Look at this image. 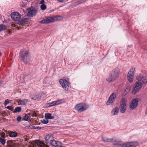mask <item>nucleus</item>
Wrapping results in <instances>:
<instances>
[{
	"mask_svg": "<svg viewBox=\"0 0 147 147\" xmlns=\"http://www.w3.org/2000/svg\"><path fill=\"white\" fill-rule=\"evenodd\" d=\"M119 75V69L117 67L115 68L110 73L109 76L106 79V80L109 82H113L117 80Z\"/></svg>",
	"mask_w": 147,
	"mask_h": 147,
	"instance_id": "f257e3e1",
	"label": "nucleus"
},
{
	"mask_svg": "<svg viewBox=\"0 0 147 147\" xmlns=\"http://www.w3.org/2000/svg\"><path fill=\"white\" fill-rule=\"evenodd\" d=\"M88 107V105L84 103H81L77 105L75 107V109L79 113L84 111Z\"/></svg>",
	"mask_w": 147,
	"mask_h": 147,
	"instance_id": "f03ea898",
	"label": "nucleus"
},
{
	"mask_svg": "<svg viewBox=\"0 0 147 147\" xmlns=\"http://www.w3.org/2000/svg\"><path fill=\"white\" fill-rule=\"evenodd\" d=\"M126 100L124 98H122L120 103L119 110L121 113H124L126 109Z\"/></svg>",
	"mask_w": 147,
	"mask_h": 147,
	"instance_id": "7ed1b4c3",
	"label": "nucleus"
},
{
	"mask_svg": "<svg viewBox=\"0 0 147 147\" xmlns=\"http://www.w3.org/2000/svg\"><path fill=\"white\" fill-rule=\"evenodd\" d=\"M137 80L142 84H145L147 83V77L144 75L140 74L136 77Z\"/></svg>",
	"mask_w": 147,
	"mask_h": 147,
	"instance_id": "20e7f679",
	"label": "nucleus"
},
{
	"mask_svg": "<svg viewBox=\"0 0 147 147\" xmlns=\"http://www.w3.org/2000/svg\"><path fill=\"white\" fill-rule=\"evenodd\" d=\"M59 83L65 90L68 91L70 87V84L65 79H61L59 81Z\"/></svg>",
	"mask_w": 147,
	"mask_h": 147,
	"instance_id": "39448f33",
	"label": "nucleus"
},
{
	"mask_svg": "<svg viewBox=\"0 0 147 147\" xmlns=\"http://www.w3.org/2000/svg\"><path fill=\"white\" fill-rule=\"evenodd\" d=\"M142 83L138 81L136 82L134 85L133 90L132 91V93L135 94L136 93L138 92L142 88Z\"/></svg>",
	"mask_w": 147,
	"mask_h": 147,
	"instance_id": "423d86ee",
	"label": "nucleus"
},
{
	"mask_svg": "<svg viewBox=\"0 0 147 147\" xmlns=\"http://www.w3.org/2000/svg\"><path fill=\"white\" fill-rule=\"evenodd\" d=\"M140 100L139 98H136L133 99L129 105V107L131 110L135 109L137 107L138 102Z\"/></svg>",
	"mask_w": 147,
	"mask_h": 147,
	"instance_id": "0eeeda50",
	"label": "nucleus"
},
{
	"mask_svg": "<svg viewBox=\"0 0 147 147\" xmlns=\"http://www.w3.org/2000/svg\"><path fill=\"white\" fill-rule=\"evenodd\" d=\"M116 98V95L115 93H113L110 96L109 98L106 103L107 105H112L113 104V102L115 100Z\"/></svg>",
	"mask_w": 147,
	"mask_h": 147,
	"instance_id": "6e6552de",
	"label": "nucleus"
},
{
	"mask_svg": "<svg viewBox=\"0 0 147 147\" xmlns=\"http://www.w3.org/2000/svg\"><path fill=\"white\" fill-rule=\"evenodd\" d=\"M135 72V69L132 68L129 71L127 75V78L130 82L133 81L134 73Z\"/></svg>",
	"mask_w": 147,
	"mask_h": 147,
	"instance_id": "1a4fd4ad",
	"label": "nucleus"
},
{
	"mask_svg": "<svg viewBox=\"0 0 147 147\" xmlns=\"http://www.w3.org/2000/svg\"><path fill=\"white\" fill-rule=\"evenodd\" d=\"M138 145V143L137 142H127L124 143L122 145V147H135Z\"/></svg>",
	"mask_w": 147,
	"mask_h": 147,
	"instance_id": "9d476101",
	"label": "nucleus"
},
{
	"mask_svg": "<svg viewBox=\"0 0 147 147\" xmlns=\"http://www.w3.org/2000/svg\"><path fill=\"white\" fill-rule=\"evenodd\" d=\"M28 10L27 15L28 17H33L36 15L37 13V10L34 8H30L28 9Z\"/></svg>",
	"mask_w": 147,
	"mask_h": 147,
	"instance_id": "9b49d317",
	"label": "nucleus"
},
{
	"mask_svg": "<svg viewBox=\"0 0 147 147\" xmlns=\"http://www.w3.org/2000/svg\"><path fill=\"white\" fill-rule=\"evenodd\" d=\"M11 15L12 19L15 21H18L21 18L20 15L17 12L12 13Z\"/></svg>",
	"mask_w": 147,
	"mask_h": 147,
	"instance_id": "f8f14e48",
	"label": "nucleus"
},
{
	"mask_svg": "<svg viewBox=\"0 0 147 147\" xmlns=\"http://www.w3.org/2000/svg\"><path fill=\"white\" fill-rule=\"evenodd\" d=\"M28 51L21 50L20 53V55L22 60L24 61L26 57L28 56Z\"/></svg>",
	"mask_w": 147,
	"mask_h": 147,
	"instance_id": "ddd939ff",
	"label": "nucleus"
},
{
	"mask_svg": "<svg viewBox=\"0 0 147 147\" xmlns=\"http://www.w3.org/2000/svg\"><path fill=\"white\" fill-rule=\"evenodd\" d=\"M102 139L103 141L105 142H117V141L116 139H114L113 138H109L106 137H102Z\"/></svg>",
	"mask_w": 147,
	"mask_h": 147,
	"instance_id": "4468645a",
	"label": "nucleus"
},
{
	"mask_svg": "<svg viewBox=\"0 0 147 147\" xmlns=\"http://www.w3.org/2000/svg\"><path fill=\"white\" fill-rule=\"evenodd\" d=\"M55 20V18L53 17L45 18L41 21L42 23H49L53 22Z\"/></svg>",
	"mask_w": 147,
	"mask_h": 147,
	"instance_id": "2eb2a0df",
	"label": "nucleus"
},
{
	"mask_svg": "<svg viewBox=\"0 0 147 147\" xmlns=\"http://www.w3.org/2000/svg\"><path fill=\"white\" fill-rule=\"evenodd\" d=\"M50 144L55 147H59L62 144L61 142L55 140H52L51 141Z\"/></svg>",
	"mask_w": 147,
	"mask_h": 147,
	"instance_id": "dca6fc26",
	"label": "nucleus"
},
{
	"mask_svg": "<svg viewBox=\"0 0 147 147\" xmlns=\"http://www.w3.org/2000/svg\"><path fill=\"white\" fill-rule=\"evenodd\" d=\"M5 132L7 133L10 137H15L17 136V133L15 131H5Z\"/></svg>",
	"mask_w": 147,
	"mask_h": 147,
	"instance_id": "f3484780",
	"label": "nucleus"
},
{
	"mask_svg": "<svg viewBox=\"0 0 147 147\" xmlns=\"http://www.w3.org/2000/svg\"><path fill=\"white\" fill-rule=\"evenodd\" d=\"M53 136L52 135H48L45 137L46 143L47 144H50L51 141H52Z\"/></svg>",
	"mask_w": 147,
	"mask_h": 147,
	"instance_id": "a211bd4d",
	"label": "nucleus"
},
{
	"mask_svg": "<svg viewBox=\"0 0 147 147\" xmlns=\"http://www.w3.org/2000/svg\"><path fill=\"white\" fill-rule=\"evenodd\" d=\"M45 117L47 119H53L54 118V117L52 116V114L50 113H46L45 115Z\"/></svg>",
	"mask_w": 147,
	"mask_h": 147,
	"instance_id": "6ab92c4d",
	"label": "nucleus"
},
{
	"mask_svg": "<svg viewBox=\"0 0 147 147\" xmlns=\"http://www.w3.org/2000/svg\"><path fill=\"white\" fill-rule=\"evenodd\" d=\"M58 104L57 101H54L51 102L49 103L46 104V106L48 107H51L54 106L55 105Z\"/></svg>",
	"mask_w": 147,
	"mask_h": 147,
	"instance_id": "aec40b11",
	"label": "nucleus"
},
{
	"mask_svg": "<svg viewBox=\"0 0 147 147\" xmlns=\"http://www.w3.org/2000/svg\"><path fill=\"white\" fill-rule=\"evenodd\" d=\"M27 20V18H24L19 21L18 24L19 25H23L26 22Z\"/></svg>",
	"mask_w": 147,
	"mask_h": 147,
	"instance_id": "412c9836",
	"label": "nucleus"
},
{
	"mask_svg": "<svg viewBox=\"0 0 147 147\" xmlns=\"http://www.w3.org/2000/svg\"><path fill=\"white\" fill-rule=\"evenodd\" d=\"M119 109L118 107H116L112 111V113L113 114V115L117 114L118 113Z\"/></svg>",
	"mask_w": 147,
	"mask_h": 147,
	"instance_id": "4be33fe9",
	"label": "nucleus"
},
{
	"mask_svg": "<svg viewBox=\"0 0 147 147\" xmlns=\"http://www.w3.org/2000/svg\"><path fill=\"white\" fill-rule=\"evenodd\" d=\"M130 87L129 86H128L125 89V91L124 92V94L125 95H126L127 93H129L130 90Z\"/></svg>",
	"mask_w": 147,
	"mask_h": 147,
	"instance_id": "5701e85b",
	"label": "nucleus"
},
{
	"mask_svg": "<svg viewBox=\"0 0 147 147\" xmlns=\"http://www.w3.org/2000/svg\"><path fill=\"white\" fill-rule=\"evenodd\" d=\"M27 3V1L25 0L23 1L20 4V6L22 7H24L26 5Z\"/></svg>",
	"mask_w": 147,
	"mask_h": 147,
	"instance_id": "b1692460",
	"label": "nucleus"
},
{
	"mask_svg": "<svg viewBox=\"0 0 147 147\" xmlns=\"http://www.w3.org/2000/svg\"><path fill=\"white\" fill-rule=\"evenodd\" d=\"M21 110V108L20 107H17L15 108L14 111H13V113H16L17 112H20Z\"/></svg>",
	"mask_w": 147,
	"mask_h": 147,
	"instance_id": "393cba45",
	"label": "nucleus"
},
{
	"mask_svg": "<svg viewBox=\"0 0 147 147\" xmlns=\"http://www.w3.org/2000/svg\"><path fill=\"white\" fill-rule=\"evenodd\" d=\"M30 119V114L28 113L26 114L24 117V120L27 121Z\"/></svg>",
	"mask_w": 147,
	"mask_h": 147,
	"instance_id": "a878e982",
	"label": "nucleus"
},
{
	"mask_svg": "<svg viewBox=\"0 0 147 147\" xmlns=\"http://www.w3.org/2000/svg\"><path fill=\"white\" fill-rule=\"evenodd\" d=\"M37 144L39 146L38 147H41L44 145V143L39 141H37L36 142Z\"/></svg>",
	"mask_w": 147,
	"mask_h": 147,
	"instance_id": "bb28decb",
	"label": "nucleus"
},
{
	"mask_svg": "<svg viewBox=\"0 0 147 147\" xmlns=\"http://www.w3.org/2000/svg\"><path fill=\"white\" fill-rule=\"evenodd\" d=\"M0 142L3 145H4L5 143V140L2 138H0Z\"/></svg>",
	"mask_w": 147,
	"mask_h": 147,
	"instance_id": "cd10ccee",
	"label": "nucleus"
},
{
	"mask_svg": "<svg viewBox=\"0 0 147 147\" xmlns=\"http://www.w3.org/2000/svg\"><path fill=\"white\" fill-rule=\"evenodd\" d=\"M18 103L19 105H25V103H24V100H20L18 102Z\"/></svg>",
	"mask_w": 147,
	"mask_h": 147,
	"instance_id": "c85d7f7f",
	"label": "nucleus"
},
{
	"mask_svg": "<svg viewBox=\"0 0 147 147\" xmlns=\"http://www.w3.org/2000/svg\"><path fill=\"white\" fill-rule=\"evenodd\" d=\"M6 28V26L4 25L3 24L0 25V31L5 29Z\"/></svg>",
	"mask_w": 147,
	"mask_h": 147,
	"instance_id": "c756f323",
	"label": "nucleus"
},
{
	"mask_svg": "<svg viewBox=\"0 0 147 147\" xmlns=\"http://www.w3.org/2000/svg\"><path fill=\"white\" fill-rule=\"evenodd\" d=\"M40 8L42 10H44L46 9L47 6L45 4H42L40 6Z\"/></svg>",
	"mask_w": 147,
	"mask_h": 147,
	"instance_id": "7c9ffc66",
	"label": "nucleus"
},
{
	"mask_svg": "<svg viewBox=\"0 0 147 147\" xmlns=\"http://www.w3.org/2000/svg\"><path fill=\"white\" fill-rule=\"evenodd\" d=\"M41 122L43 124H46L49 123V121L43 119L41 120Z\"/></svg>",
	"mask_w": 147,
	"mask_h": 147,
	"instance_id": "2f4dec72",
	"label": "nucleus"
},
{
	"mask_svg": "<svg viewBox=\"0 0 147 147\" xmlns=\"http://www.w3.org/2000/svg\"><path fill=\"white\" fill-rule=\"evenodd\" d=\"M14 141L12 140H8L7 141V144H8V145H10V146H11V145H12L9 144H13V143L14 142Z\"/></svg>",
	"mask_w": 147,
	"mask_h": 147,
	"instance_id": "473e14b6",
	"label": "nucleus"
},
{
	"mask_svg": "<svg viewBox=\"0 0 147 147\" xmlns=\"http://www.w3.org/2000/svg\"><path fill=\"white\" fill-rule=\"evenodd\" d=\"M86 1V0H80L76 2L77 4H81L82 3L85 2Z\"/></svg>",
	"mask_w": 147,
	"mask_h": 147,
	"instance_id": "72a5a7b5",
	"label": "nucleus"
},
{
	"mask_svg": "<svg viewBox=\"0 0 147 147\" xmlns=\"http://www.w3.org/2000/svg\"><path fill=\"white\" fill-rule=\"evenodd\" d=\"M6 108L7 109L11 111H13V107L12 106H8Z\"/></svg>",
	"mask_w": 147,
	"mask_h": 147,
	"instance_id": "f704fd0d",
	"label": "nucleus"
},
{
	"mask_svg": "<svg viewBox=\"0 0 147 147\" xmlns=\"http://www.w3.org/2000/svg\"><path fill=\"white\" fill-rule=\"evenodd\" d=\"M39 97V95H35L33 97H32L31 98L33 100H35L37 99Z\"/></svg>",
	"mask_w": 147,
	"mask_h": 147,
	"instance_id": "c9c22d12",
	"label": "nucleus"
},
{
	"mask_svg": "<svg viewBox=\"0 0 147 147\" xmlns=\"http://www.w3.org/2000/svg\"><path fill=\"white\" fill-rule=\"evenodd\" d=\"M9 101L10 100L9 99H7L4 102V105L5 106L6 105H7L8 103H9Z\"/></svg>",
	"mask_w": 147,
	"mask_h": 147,
	"instance_id": "e433bc0d",
	"label": "nucleus"
},
{
	"mask_svg": "<svg viewBox=\"0 0 147 147\" xmlns=\"http://www.w3.org/2000/svg\"><path fill=\"white\" fill-rule=\"evenodd\" d=\"M32 128L34 129H41V127H35V126H33Z\"/></svg>",
	"mask_w": 147,
	"mask_h": 147,
	"instance_id": "4c0bfd02",
	"label": "nucleus"
},
{
	"mask_svg": "<svg viewBox=\"0 0 147 147\" xmlns=\"http://www.w3.org/2000/svg\"><path fill=\"white\" fill-rule=\"evenodd\" d=\"M22 119V117L20 116H18L17 118V120L18 121L20 122L21 121V119Z\"/></svg>",
	"mask_w": 147,
	"mask_h": 147,
	"instance_id": "58836bf2",
	"label": "nucleus"
},
{
	"mask_svg": "<svg viewBox=\"0 0 147 147\" xmlns=\"http://www.w3.org/2000/svg\"><path fill=\"white\" fill-rule=\"evenodd\" d=\"M1 138H5V133H3L1 135Z\"/></svg>",
	"mask_w": 147,
	"mask_h": 147,
	"instance_id": "ea45409f",
	"label": "nucleus"
},
{
	"mask_svg": "<svg viewBox=\"0 0 147 147\" xmlns=\"http://www.w3.org/2000/svg\"><path fill=\"white\" fill-rule=\"evenodd\" d=\"M58 1L60 2H65L67 1H68V0H57Z\"/></svg>",
	"mask_w": 147,
	"mask_h": 147,
	"instance_id": "a19ab883",
	"label": "nucleus"
},
{
	"mask_svg": "<svg viewBox=\"0 0 147 147\" xmlns=\"http://www.w3.org/2000/svg\"><path fill=\"white\" fill-rule=\"evenodd\" d=\"M45 1L44 0H42L40 2V4H45Z\"/></svg>",
	"mask_w": 147,
	"mask_h": 147,
	"instance_id": "79ce46f5",
	"label": "nucleus"
},
{
	"mask_svg": "<svg viewBox=\"0 0 147 147\" xmlns=\"http://www.w3.org/2000/svg\"><path fill=\"white\" fill-rule=\"evenodd\" d=\"M24 103L26 104V102H28L29 101V100L28 99H24L23 100Z\"/></svg>",
	"mask_w": 147,
	"mask_h": 147,
	"instance_id": "37998d69",
	"label": "nucleus"
},
{
	"mask_svg": "<svg viewBox=\"0 0 147 147\" xmlns=\"http://www.w3.org/2000/svg\"><path fill=\"white\" fill-rule=\"evenodd\" d=\"M56 17L57 18L56 19L57 20H58V19L57 18H62V17L61 16H57Z\"/></svg>",
	"mask_w": 147,
	"mask_h": 147,
	"instance_id": "c03bdc74",
	"label": "nucleus"
},
{
	"mask_svg": "<svg viewBox=\"0 0 147 147\" xmlns=\"http://www.w3.org/2000/svg\"><path fill=\"white\" fill-rule=\"evenodd\" d=\"M41 147H49L47 145H45V144H44V145L42 146Z\"/></svg>",
	"mask_w": 147,
	"mask_h": 147,
	"instance_id": "a18cd8bd",
	"label": "nucleus"
},
{
	"mask_svg": "<svg viewBox=\"0 0 147 147\" xmlns=\"http://www.w3.org/2000/svg\"><path fill=\"white\" fill-rule=\"evenodd\" d=\"M36 113H33V115H32V116H36Z\"/></svg>",
	"mask_w": 147,
	"mask_h": 147,
	"instance_id": "49530a36",
	"label": "nucleus"
},
{
	"mask_svg": "<svg viewBox=\"0 0 147 147\" xmlns=\"http://www.w3.org/2000/svg\"><path fill=\"white\" fill-rule=\"evenodd\" d=\"M8 33L9 34H11V32L10 30H9L8 31Z\"/></svg>",
	"mask_w": 147,
	"mask_h": 147,
	"instance_id": "de8ad7c7",
	"label": "nucleus"
},
{
	"mask_svg": "<svg viewBox=\"0 0 147 147\" xmlns=\"http://www.w3.org/2000/svg\"><path fill=\"white\" fill-rule=\"evenodd\" d=\"M15 26V24H13L12 25V27H13Z\"/></svg>",
	"mask_w": 147,
	"mask_h": 147,
	"instance_id": "09e8293b",
	"label": "nucleus"
},
{
	"mask_svg": "<svg viewBox=\"0 0 147 147\" xmlns=\"http://www.w3.org/2000/svg\"><path fill=\"white\" fill-rule=\"evenodd\" d=\"M25 141H26L27 140V138H25Z\"/></svg>",
	"mask_w": 147,
	"mask_h": 147,
	"instance_id": "8fccbe9b",
	"label": "nucleus"
},
{
	"mask_svg": "<svg viewBox=\"0 0 147 147\" xmlns=\"http://www.w3.org/2000/svg\"><path fill=\"white\" fill-rule=\"evenodd\" d=\"M1 53H0V57L1 56Z\"/></svg>",
	"mask_w": 147,
	"mask_h": 147,
	"instance_id": "3c124183",
	"label": "nucleus"
}]
</instances>
